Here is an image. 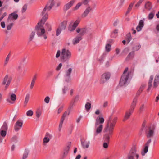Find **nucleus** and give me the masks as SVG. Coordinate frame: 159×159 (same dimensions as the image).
<instances>
[{
	"mask_svg": "<svg viewBox=\"0 0 159 159\" xmlns=\"http://www.w3.org/2000/svg\"><path fill=\"white\" fill-rule=\"evenodd\" d=\"M61 52L60 51V50H58L57 51V53L56 54V57L57 58H58V57H59V56L60 55L61 56Z\"/></svg>",
	"mask_w": 159,
	"mask_h": 159,
	"instance_id": "61",
	"label": "nucleus"
},
{
	"mask_svg": "<svg viewBox=\"0 0 159 159\" xmlns=\"http://www.w3.org/2000/svg\"><path fill=\"white\" fill-rule=\"evenodd\" d=\"M50 98L48 96H47L44 99V102L46 103H48L49 102Z\"/></svg>",
	"mask_w": 159,
	"mask_h": 159,
	"instance_id": "60",
	"label": "nucleus"
},
{
	"mask_svg": "<svg viewBox=\"0 0 159 159\" xmlns=\"http://www.w3.org/2000/svg\"><path fill=\"white\" fill-rule=\"evenodd\" d=\"M71 56V53L68 49L63 48L61 51V58L62 61L65 62L68 61Z\"/></svg>",
	"mask_w": 159,
	"mask_h": 159,
	"instance_id": "5",
	"label": "nucleus"
},
{
	"mask_svg": "<svg viewBox=\"0 0 159 159\" xmlns=\"http://www.w3.org/2000/svg\"><path fill=\"white\" fill-rule=\"evenodd\" d=\"M132 39V37L130 35V33H129L127 35V40L126 41L127 42V43H129L130 41H131V40Z\"/></svg>",
	"mask_w": 159,
	"mask_h": 159,
	"instance_id": "54",
	"label": "nucleus"
},
{
	"mask_svg": "<svg viewBox=\"0 0 159 159\" xmlns=\"http://www.w3.org/2000/svg\"><path fill=\"white\" fill-rule=\"evenodd\" d=\"M133 112L130 111L129 110L128 111H126L124 116V119L123 120V121H125L128 119L130 117L131 114Z\"/></svg>",
	"mask_w": 159,
	"mask_h": 159,
	"instance_id": "25",
	"label": "nucleus"
},
{
	"mask_svg": "<svg viewBox=\"0 0 159 159\" xmlns=\"http://www.w3.org/2000/svg\"><path fill=\"white\" fill-rule=\"evenodd\" d=\"M90 0H83L82 3L84 5H87L89 2Z\"/></svg>",
	"mask_w": 159,
	"mask_h": 159,
	"instance_id": "62",
	"label": "nucleus"
},
{
	"mask_svg": "<svg viewBox=\"0 0 159 159\" xmlns=\"http://www.w3.org/2000/svg\"><path fill=\"white\" fill-rule=\"evenodd\" d=\"M18 16L17 14L15 12L11 13L9 15L7 20V22L13 23L18 18Z\"/></svg>",
	"mask_w": 159,
	"mask_h": 159,
	"instance_id": "9",
	"label": "nucleus"
},
{
	"mask_svg": "<svg viewBox=\"0 0 159 159\" xmlns=\"http://www.w3.org/2000/svg\"><path fill=\"white\" fill-rule=\"evenodd\" d=\"M82 39V37L81 36H77L73 39L72 41L73 44L74 45L77 44Z\"/></svg>",
	"mask_w": 159,
	"mask_h": 159,
	"instance_id": "24",
	"label": "nucleus"
},
{
	"mask_svg": "<svg viewBox=\"0 0 159 159\" xmlns=\"http://www.w3.org/2000/svg\"><path fill=\"white\" fill-rule=\"evenodd\" d=\"M27 8V5L26 4H25L23 7L21 11L22 13L25 12Z\"/></svg>",
	"mask_w": 159,
	"mask_h": 159,
	"instance_id": "53",
	"label": "nucleus"
},
{
	"mask_svg": "<svg viewBox=\"0 0 159 159\" xmlns=\"http://www.w3.org/2000/svg\"><path fill=\"white\" fill-rule=\"evenodd\" d=\"M67 115V111H65L63 115L62 116V118L61 119V120L64 121L65 118V117H66Z\"/></svg>",
	"mask_w": 159,
	"mask_h": 159,
	"instance_id": "58",
	"label": "nucleus"
},
{
	"mask_svg": "<svg viewBox=\"0 0 159 159\" xmlns=\"http://www.w3.org/2000/svg\"><path fill=\"white\" fill-rule=\"evenodd\" d=\"M80 22L79 20H77L73 23H71L70 24L68 27L69 31L71 32L73 31L75 29Z\"/></svg>",
	"mask_w": 159,
	"mask_h": 159,
	"instance_id": "10",
	"label": "nucleus"
},
{
	"mask_svg": "<svg viewBox=\"0 0 159 159\" xmlns=\"http://www.w3.org/2000/svg\"><path fill=\"white\" fill-rule=\"evenodd\" d=\"M137 102V98L135 97L133 100V102L130 106V108L129 109L130 111L131 112H133L134 108L136 106V103Z\"/></svg>",
	"mask_w": 159,
	"mask_h": 159,
	"instance_id": "20",
	"label": "nucleus"
},
{
	"mask_svg": "<svg viewBox=\"0 0 159 159\" xmlns=\"http://www.w3.org/2000/svg\"><path fill=\"white\" fill-rule=\"evenodd\" d=\"M22 122L19 120L17 121L14 126L15 131L16 132L18 131L22 127Z\"/></svg>",
	"mask_w": 159,
	"mask_h": 159,
	"instance_id": "15",
	"label": "nucleus"
},
{
	"mask_svg": "<svg viewBox=\"0 0 159 159\" xmlns=\"http://www.w3.org/2000/svg\"><path fill=\"white\" fill-rule=\"evenodd\" d=\"M42 112L40 110H38L36 112V116L37 118L38 119L41 115Z\"/></svg>",
	"mask_w": 159,
	"mask_h": 159,
	"instance_id": "42",
	"label": "nucleus"
},
{
	"mask_svg": "<svg viewBox=\"0 0 159 159\" xmlns=\"http://www.w3.org/2000/svg\"><path fill=\"white\" fill-rule=\"evenodd\" d=\"M18 137L14 135L12 136L11 139V142L12 143H16L18 142Z\"/></svg>",
	"mask_w": 159,
	"mask_h": 159,
	"instance_id": "30",
	"label": "nucleus"
},
{
	"mask_svg": "<svg viewBox=\"0 0 159 159\" xmlns=\"http://www.w3.org/2000/svg\"><path fill=\"white\" fill-rule=\"evenodd\" d=\"M111 75L109 72H106L103 74L101 76V82L104 83L107 81L110 78Z\"/></svg>",
	"mask_w": 159,
	"mask_h": 159,
	"instance_id": "11",
	"label": "nucleus"
},
{
	"mask_svg": "<svg viewBox=\"0 0 159 159\" xmlns=\"http://www.w3.org/2000/svg\"><path fill=\"white\" fill-rule=\"evenodd\" d=\"M91 104L89 102H87L85 105V108L88 111L91 108Z\"/></svg>",
	"mask_w": 159,
	"mask_h": 159,
	"instance_id": "44",
	"label": "nucleus"
},
{
	"mask_svg": "<svg viewBox=\"0 0 159 159\" xmlns=\"http://www.w3.org/2000/svg\"><path fill=\"white\" fill-rule=\"evenodd\" d=\"M144 0H139L137 3L135 5V7L137 8L138 7Z\"/></svg>",
	"mask_w": 159,
	"mask_h": 159,
	"instance_id": "59",
	"label": "nucleus"
},
{
	"mask_svg": "<svg viewBox=\"0 0 159 159\" xmlns=\"http://www.w3.org/2000/svg\"><path fill=\"white\" fill-rule=\"evenodd\" d=\"M145 87V85H142L140 88H139V90L137 91V93H136V96H139L141 92H142V91L144 89V88Z\"/></svg>",
	"mask_w": 159,
	"mask_h": 159,
	"instance_id": "29",
	"label": "nucleus"
},
{
	"mask_svg": "<svg viewBox=\"0 0 159 159\" xmlns=\"http://www.w3.org/2000/svg\"><path fill=\"white\" fill-rule=\"evenodd\" d=\"M155 127L154 126L152 127H149L148 130L146 132L147 137L148 138L152 137L154 135Z\"/></svg>",
	"mask_w": 159,
	"mask_h": 159,
	"instance_id": "12",
	"label": "nucleus"
},
{
	"mask_svg": "<svg viewBox=\"0 0 159 159\" xmlns=\"http://www.w3.org/2000/svg\"><path fill=\"white\" fill-rule=\"evenodd\" d=\"M68 90V86L67 85H64L61 89V94L63 95H65L66 93Z\"/></svg>",
	"mask_w": 159,
	"mask_h": 159,
	"instance_id": "28",
	"label": "nucleus"
},
{
	"mask_svg": "<svg viewBox=\"0 0 159 159\" xmlns=\"http://www.w3.org/2000/svg\"><path fill=\"white\" fill-rule=\"evenodd\" d=\"M134 52H131L129 53L127 58L129 59H132L133 58L134 56Z\"/></svg>",
	"mask_w": 159,
	"mask_h": 159,
	"instance_id": "43",
	"label": "nucleus"
},
{
	"mask_svg": "<svg viewBox=\"0 0 159 159\" xmlns=\"http://www.w3.org/2000/svg\"><path fill=\"white\" fill-rule=\"evenodd\" d=\"M54 4V0H49L47 5L43 9L41 14L43 17L40 21L43 24H44L48 18V15L46 11H49L51 10Z\"/></svg>",
	"mask_w": 159,
	"mask_h": 159,
	"instance_id": "1",
	"label": "nucleus"
},
{
	"mask_svg": "<svg viewBox=\"0 0 159 159\" xmlns=\"http://www.w3.org/2000/svg\"><path fill=\"white\" fill-rule=\"evenodd\" d=\"M30 94L29 93L27 94L26 96V97L25 98L24 102V103L25 105H26L27 104L28 102L29 101V98H30Z\"/></svg>",
	"mask_w": 159,
	"mask_h": 159,
	"instance_id": "36",
	"label": "nucleus"
},
{
	"mask_svg": "<svg viewBox=\"0 0 159 159\" xmlns=\"http://www.w3.org/2000/svg\"><path fill=\"white\" fill-rule=\"evenodd\" d=\"M159 84V75L157 74L154 80L153 88H156L158 87Z\"/></svg>",
	"mask_w": 159,
	"mask_h": 159,
	"instance_id": "16",
	"label": "nucleus"
},
{
	"mask_svg": "<svg viewBox=\"0 0 159 159\" xmlns=\"http://www.w3.org/2000/svg\"><path fill=\"white\" fill-rule=\"evenodd\" d=\"M12 80L11 76L8 74L6 75L2 80V84L4 86V89L6 90L9 86Z\"/></svg>",
	"mask_w": 159,
	"mask_h": 159,
	"instance_id": "7",
	"label": "nucleus"
},
{
	"mask_svg": "<svg viewBox=\"0 0 159 159\" xmlns=\"http://www.w3.org/2000/svg\"><path fill=\"white\" fill-rule=\"evenodd\" d=\"M145 19L143 18V20H141L139 21L138 26L136 28V29L138 32L140 31L144 26V20Z\"/></svg>",
	"mask_w": 159,
	"mask_h": 159,
	"instance_id": "19",
	"label": "nucleus"
},
{
	"mask_svg": "<svg viewBox=\"0 0 159 159\" xmlns=\"http://www.w3.org/2000/svg\"><path fill=\"white\" fill-rule=\"evenodd\" d=\"M35 32L32 31L30 34L29 38V42H30L33 40L35 35Z\"/></svg>",
	"mask_w": 159,
	"mask_h": 159,
	"instance_id": "31",
	"label": "nucleus"
},
{
	"mask_svg": "<svg viewBox=\"0 0 159 159\" xmlns=\"http://www.w3.org/2000/svg\"><path fill=\"white\" fill-rule=\"evenodd\" d=\"M145 8L148 10H150L152 7V6L151 3L148 1L145 4Z\"/></svg>",
	"mask_w": 159,
	"mask_h": 159,
	"instance_id": "27",
	"label": "nucleus"
},
{
	"mask_svg": "<svg viewBox=\"0 0 159 159\" xmlns=\"http://www.w3.org/2000/svg\"><path fill=\"white\" fill-rule=\"evenodd\" d=\"M141 47V45L139 44L134 47L133 49L135 51H138L140 49Z\"/></svg>",
	"mask_w": 159,
	"mask_h": 159,
	"instance_id": "51",
	"label": "nucleus"
},
{
	"mask_svg": "<svg viewBox=\"0 0 159 159\" xmlns=\"http://www.w3.org/2000/svg\"><path fill=\"white\" fill-rule=\"evenodd\" d=\"M73 104H74V103L71 102L70 103V105L68 108V110L69 111V112H68V114H67V115H69L70 114V111L71 110V109L72 108Z\"/></svg>",
	"mask_w": 159,
	"mask_h": 159,
	"instance_id": "55",
	"label": "nucleus"
},
{
	"mask_svg": "<svg viewBox=\"0 0 159 159\" xmlns=\"http://www.w3.org/2000/svg\"><path fill=\"white\" fill-rule=\"evenodd\" d=\"M8 23V25H7V30H9L11 29L14 24L12 22H9Z\"/></svg>",
	"mask_w": 159,
	"mask_h": 159,
	"instance_id": "39",
	"label": "nucleus"
},
{
	"mask_svg": "<svg viewBox=\"0 0 159 159\" xmlns=\"http://www.w3.org/2000/svg\"><path fill=\"white\" fill-rule=\"evenodd\" d=\"M87 31V29L86 28L84 27L82 28H78L76 30V31L77 33H80V36H82L85 34Z\"/></svg>",
	"mask_w": 159,
	"mask_h": 159,
	"instance_id": "18",
	"label": "nucleus"
},
{
	"mask_svg": "<svg viewBox=\"0 0 159 159\" xmlns=\"http://www.w3.org/2000/svg\"><path fill=\"white\" fill-rule=\"evenodd\" d=\"M139 154L136 148L133 146L129 151L127 156L128 159H139Z\"/></svg>",
	"mask_w": 159,
	"mask_h": 159,
	"instance_id": "4",
	"label": "nucleus"
},
{
	"mask_svg": "<svg viewBox=\"0 0 159 159\" xmlns=\"http://www.w3.org/2000/svg\"><path fill=\"white\" fill-rule=\"evenodd\" d=\"M118 30L117 29L115 30L111 34V36L112 37H116L117 36L116 34L118 33Z\"/></svg>",
	"mask_w": 159,
	"mask_h": 159,
	"instance_id": "48",
	"label": "nucleus"
},
{
	"mask_svg": "<svg viewBox=\"0 0 159 159\" xmlns=\"http://www.w3.org/2000/svg\"><path fill=\"white\" fill-rule=\"evenodd\" d=\"M82 3H78L76 6L73 8V10L74 11L76 10H78L80 7L82 5Z\"/></svg>",
	"mask_w": 159,
	"mask_h": 159,
	"instance_id": "47",
	"label": "nucleus"
},
{
	"mask_svg": "<svg viewBox=\"0 0 159 159\" xmlns=\"http://www.w3.org/2000/svg\"><path fill=\"white\" fill-rule=\"evenodd\" d=\"M62 66V64L61 63H60L58 66L56 68V70L58 71L61 68Z\"/></svg>",
	"mask_w": 159,
	"mask_h": 159,
	"instance_id": "63",
	"label": "nucleus"
},
{
	"mask_svg": "<svg viewBox=\"0 0 159 159\" xmlns=\"http://www.w3.org/2000/svg\"><path fill=\"white\" fill-rule=\"evenodd\" d=\"M81 145L83 148H89V145L90 143L89 141L87 142L86 140H84V141L81 140Z\"/></svg>",
	"mask_w": 159,
	"mask_h": 159,
	"instance_id": "22",
	"label": "nucleus"
},
{
	"mask_svg": "<svg viewBox=\"0 0 159 159\" xmlns=\"http://www.w3.org/2000/svg\"><path fill=\"white\" fill-rule=\"evenodd\" d=\"M145 105L144 104H142L140 107L139 108V112L140 113L142 112L144 109Z\"/></svg>",
	"mask_w": 159,
	"mask_h": 159,
	"instance_id": "57",
	"label": "nucleus"
},
{
	"mask_svg": "<svg viewBox=\"0 0 159 159\" xmlns=\"http://www.w3.org/2000/svg\"><path fill=\"white\" fill-rule=\"evenodd\" d=\"M117 117H115L112 120H110V118L108 120V121L110 123H112L113 124L115 125L116 121L117 120Z\"/></svg>",
	"mask_w": 159,
	"mask_h": 159,
	"instance_id": "40",
	"label": "nucleus"
},
{
	"mask_svg": "<svg viewBox=\"0 0 159 159\" xmlns=\"http://www.w3.org/2000/svg\"><path fill=\"white\" fill-rule=\"evenodd\" d=\"M115 125L108 121L107 125L104 128V131L106 133V134L104 138L105 141L107 142H109V141L110 136L112 134Z\"/></svg>",
	"mask_w": 159,
	"mask_h": 159,
	"instance_id": "3",
	"label": "nucleus"
},
{
	"mask_svg": "<svg viewBox=\"0 0 159 159\" xmlns=\"http://www.w3.org/2000/svg\"><path fill=\"white\" fill-rule=\"evenodd\" d=\"M153 78V75H151L150 76L148 81V90H149L152 87Z\"/></svg>",
	"mask_w": 159,
	"mask_h": 159,
	"instance_id": "26",
	"label": "nucleus"
},
{
	"mask_svg": "<svg viewBox=\"0 0 159 159\" xmlns=\"http://www.w3.org/2000/svg\"><path fill=\"white\" fill-rule=\"evenodd\" d=\"M75 0H72L66 4L64 6V11H66L70 8L75 3Z\"/></svg>",
	"mask_w": 159,
	"mask_h": 159,
	"instance_id": "13",
	"label": "nucleus"
},
{
	"mask_svg": "<svg viewBox=\"0 0 159 159\" xmlns=\"http://www.w3.org/2000/svg\"><path fill=\"white\" fill-rule=\"evenodd\" d=\"M62 30L60 28H58L57 30L56 34L57 36L59 35L61 32Z\"/></svg>",
	"mask_w": 159,
	"mask_h": 159,
	"instance_id": "56",
	"label": "nucleus"
},
{
	"mask_svg": "<svg viewBox=\"0 0 159 159\" xmlns=\"http://www.w3.org/2000/svg\"><path fill=\"white\" fill-rule=\"evenodd\" d=\"M148 149V146L147 145H145V147L143 150L141 152V154L142 156H144L147 153Z\"/></svg>",
	"mask_w": 159,
	"mask_h": 159,
	"instance_id": "34",
	"label": "nucleus"
},
{
	"mask_svg": "<svg viewBox=\"0 0 159 159\" xmlns=\"http://www.w3.org/2000/svg\"><path fill=\"white\" fill-rule=\"evenodd\" d=\"M52 136L49 133L47 132L45 135L44 138L43 139V142L44 144H46L48 143L50 139L52 138Z\"/></svg>",
	"mask_w": 159,
	"mask_h": 159,
	"instance_id": "17",
	"label": "nucleus"
},
{
	"mask_svg": "<svg viewBox=\"0 0 159 159\" xmlns=\"http://www.w3.org/2000/svg\"><path fill=\"white\" fill-rule=\"evenodd\" d=\"M104 122V119L103 117L98 116L96 118L95 124L102 125Z\"/></svg>",
	"mask_w": 159,
	"mask_h": 159,
	"instance_id": "21",
	"label": "nucleus"
},
{
	"mask_svg": "<svg viewBox=\"0 0 159 159\" xmlns=\"http://www.w3.org/2000/svg\"><path fill=\"white\" fill-rule=\"evenodd\" d=\"M9 58H10L9 54L8 55V56H7V57H6V59L5 60V65L7 64V63H8V62L9 61Z\"/></svg>",
	"mask_w": 159,
	"mask_h": 159,
	"instance_id": "64",
	"label": "nucleus"
},
{
	"mask_svg": "<svg viewBox=\"0 0 159 159\" xmlns=\"http://www.w3.org/2000/svg\"><path fill=\"white\" fill-rule=\"evenodd\" d=\"M8 129L7 125L6 122H4L0 130H5L7 131Z\"/></svg>",
	"mask_w": 159,
	"mask_h": 159,
	"instance_id": "35",
	"label": "nucleus"
},
{
	"mask_svg": "<svg viewBox=\"0 0 159 159\" xmlns=\"http://www.w3.org/2000/svg\"><path fill=\"white\" fill-rule=\"evenodd\" d=\"M29 151L28 149H26L23 154L22 159H26L28 157Z\"/></svg>",
	"mask_w": 159,
	"mask_h": 159,
	"instance_id": "33",
	"label": "nucleus"
},
{
	"mask_svg": "<svg viewBox=\"0 0 159 159\" xmlns=\"http://www.w3.org/2000/svg\"><path fill=\"white\" fill-rule=\"evenodd\" d=\"M16 99V96L14 93H11L10 96V98L7 99L6 101L9 103L13 104Z\"/></svg>",
	"mask_w": 159,
	"mask_h": 159,
	"instance_id": "14",
	"label": "nucleus"
},
{
	"mask_svg": "<svg viewBox=\"0 0 159 159\" xmlns=\"http://www.w3.org/2000/svg\"><path fill=\"white\" fill-rule=\"evenodd\" d=\"M128 69L126 68L123 72L120 80L119 84L121 86L125 85L128 84L127 80L129 76V74L127 73Z\"/></svg>",
	"mask_w": 159,
	"mask_h": 159,
	"instance_id": "6",
	"label": "nucleus"
},
{
	"mask_svg": "<svg viewBox=\"0 0 159 159\" xmlns=\"http://www.w3.org/2000/svg\"><path fill=\"white\" fill-rule=\"evenodd\" d=\"M46 29L48 31H50L51 30V28L50 25L48 23H46L45 24Z\"/></svg>",
	"mask_w": 159,
	"mask_h": 159,
	"instance_id": "52",
	"label": "nucleus"
},
{
	"mask_svg": "<svg viewBox=\"0 0 159 159\" xmlns=\"http://www.w3.org/2000/svg\"><path fill=\"white\" fill-rule=\"evenodd\" d=\"M155 15V12H152L150 13L148 16V18L149 20H151L153 18Z\"/></svg>",
	"mask_w": 159,
	"mask_h": 159,
	"instance_id": "41",
	"label": "nucleus"
},
{
	"mask_svg": "<svg viewBox=\"0 0 159 159\" xmlns=\"http://www.w3.org/2000/svg\"><path fill=\"white\" fill-rule=\"evenodd\" d=\"M67 25V21H65L61 23L60 24L61 29L64 30L65 29Z\"/></svg>",
	"mask_w": 159,
	"mask_h": 159,
	"instance_id": "32",
	"label": "nucleus"
},
{
	"mask_svg": "<svg viewBox=\"0 0 159 159\" xmlns=\"http://www.w3.org/2000/svg\"><path fill=\"white\" fill-rule=\"evenodd\" d=\"M26 114L27 116L31 117L33 115V112L32 110H29L27 111Z\"/></svg>",
	"mask_w": 159,
	"mask_h": 159,
	"instance_id": "45",
	"label": "nucleus"
},
{
	"mask_svg": "<svg viewBox=\"0 0 159 159\" xmlns=\"http://www.w3.org/2000/svg\"><path fill=\"white\" fill-rule=\"evenodd\" d=\"M7 131L5 130H0V134L1 136L2 137H5L7 134Z\"/></svg>",
	"mask_w": 159,
	"mask_h": 159,
	"instance_id": "46",
	"label": "nucleus"
},
{
	"mask_svg": "<svg viewBox=\"0 0 159 159\" xmlns=\"http://www.w3.org/2000/svg\"><path fill=\"white\" fill-rule=\"evenodd\" d=\"M43 24L41 21L39 22L35 27V31L38 37L45 40L47 37L45 33V30L43 26Z\"/></svg>",
	"mask_w": 159,
	"mask_h": 159,
	"instance_id": "2",
	"label": "nucleus"
},
{
	"mask_svg": "<svg viewBox=\"0 0 159 159\" xmlns=\"http://www.w3.org/2000/svg\"><path fill=\"white\" fill-rule=\"evenodd\" d=\"M106 51L109 52L111 49V45L109 44L106 45L105 47Z\"/></svg>",
	"mask_w": 159,
	"mask_h": 159,
	"instance_id": "49",
	"label": "nucleus"
},
{
	"mask_svg": "<svg viewBox=\"0 0 159 159\" xmlns=\"http://www.w3.org/2000/svg\"><path fill=\"white\" fill-rule=\"evenodd\" d=\"M64 80L65 82L67 83H68L70 81L71 77L70 76L64 75Z\"/></svg>",
	"mask_w": 159,
	"mask_h": 159,
	"instance_id": "38",
	"label": "nucleus"
},
{
	"mask_svg": "<svg viewBox=\"0 0 159 159\" xmlns=\"http://www.w3.org/2000/svg\"><path fill=\"white\" fill-rule=\"evenodd\" d=\"M63 122H64V121H62L61 120L60 121V122L59 124V127H58V131H59V132H60L61 130V128H62V125H63Z\"/></svg>",
	"mask_w": 159,
	"mask_h": 159,
	"instance_id": "50",
	"label": "nucleus"
},
{
	"mask_svg": "<svg viewBox=\"0 0 159 159\" xmlns=\"http://www.w3.org/2000/svg\"><path fill=\"white\" fill-rule=\"evenodd\" d=\"M72 71V69L71 68H69L66 71L65 75L70 76Z\"/></svg>",
	"mask_w": 159,
	"mask_h": 159,
	"instance_id": "37",
	"label": "nucleus"
},
{
	"mask_svg": "<svg viewBox=\"0 0 159 159\" xmlns=\"http://www.w3.org/2000/svg\"><path fill=\"white\" fill-rule=\"evenodd\" d=\"M92 9L90 6H89L85 10L82 15L83 17H85L88 15L90 12L92 10Z\"/></svg>",
	"mask_w": 159,
	"mask_h": 159,
	"instance_id": "23",
	"label": "nucleus"
},
{
	"mask_svg": "<svg viewBox=\"0 0 159 159\" xmlns=\"http://www.w3.org/2000/svg\"><path fill=\"white\" fill-rule=\"evenodd\" d=\"M103 125L95 124V131L94 133V137H95L98 134H100L103 129Z\"/></svg>",
	"mask_w": 159,
	"mask_h": 159,
	"instance_id": "8",
	"label": "nucleus"
}]
</instances>
